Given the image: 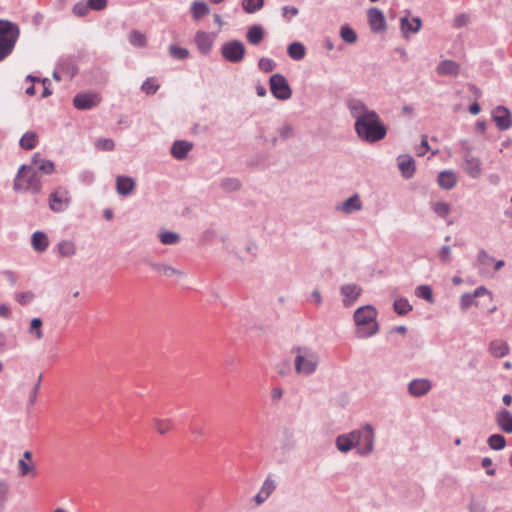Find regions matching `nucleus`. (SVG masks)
<instances>
[{
    "label": "nucleus",
    "instance_id": "680f3d73",
    "mask_svg": "<svg viewBox=\"0 0 512 512\" xmlns=\"http://www.w3.org/2000/svg\"><path fill=\"white\" fill-rule=\"evenodd\" d=\"M481 465L486 469L487 475L494 476L496 474V469L492 468L493 461L490 457H484L481 461Z\"/></svg>",
    "mask_w": 512,
    "mask_h": 512
},
{
    "label": "nucleus",
    "instance_id": "aec40b11",
    "mask_svg": "<svg viewBox=\"0 0 512 512\" xmlns=\"http://www.w3.org/2000/svg\"><path fill=\"white\" fill-rule=\"evenodd\" d=\"M398 167L405 179L412 178L416 171L415 161L410 155L400 156L398 158Z\"/></svg>",
    "mask_w": 512,
    "mask_h": 512
},
{
    "label": "nucleus",
    "instance_id": "f8f14e48",
    "mask_svg": "<svg viewBox=\"0 0 512 512\" xmlns=\"http://www.w3.org/2000/svg\"><path fill=\"white\" fill-rule=\"evenodd\" d=\"M100 100L96 93H78L73 98V105L78 110H89L97 106Z\"/></svg>",
    "mask_w": 512,
    "mask_h": 512
},
{
    "label": "nucleus",
    "instance_id": "473e14b6",
    "mask_svg": "<svg viewBox=\"0 0 512 512\" xmlns=\"http://www.w3.org/2000/svg\"><path fill=\"white\" fill-rule=\"evenodd\" d=\"M393 309L395 313H397L399 316H404L407 315L410 311H412L413 307L409 303L407 298L401 297L394 301Z\"/></svg>",
    "mask_w": 512,
    "mask_h": 512
},
{
    "label": "nucleus",
    "instance_id": "c85d7f7f",
    "mask_svg": "<svg viewBox=\"0 0 512 512\" xmlns=\"http://www.w3.org/2000/svg\"><path fill=\"white\" fill-rule=\"evenodd\" d=\"M287 54L293 60L300 61L306 55V48L301 42L295 41L288 45Z\"/></svg>",
    "mask_w": 512,
    "mask_h": 512
},
{
    "label": "nucleus",
    "instance_id": "f704fd0d",
    "mask_svg": "<svg viewBox=\"0 0 512 512\" xmlns=\"http://www.w3.org/2000/svg\"><path fill=\"white\" fill-rule=\"evenodd\" d=\"M58 253L62 257H70L76 253L75 244L69 240H62L57 245Z\"/></svg>",
    "mask_w": 512,
    "mask_h": 512
},
{
    "label": "nucleus",
    "instance_id": "2eb2a0df",
    "mask_svg": "<svg viewBox=\"0 0 512 512\" xmlns=\"http://www.w3.org/2000/svg\"><path fill=\"white\" fill-rule=\"evenodd\" d=\"M340 292L344 296L343 305L350 307L361 295L362 289L356 284H345L340 288Z\"/></svg>",
    "mask_w": 512,
    "mask_h": 512
},
{
    "label": "nucleus",
    "instance_id": "f3484780",
    "mask_svg": "<svg viewBox=\"0 0 512 512\" xmlns=\"http://www.w3.org/2000/svg\"><path fill=\"white\" fill-rule=\"evenodd\" d=\"M192 148L193 143L186 140H176L170 148V153L175 159L183 160L187 157Z\"/></svg>",
    "mask_w": 512,
    "mask_h": 512
},
{
    "label": "nucleus",
    "instance_id": "4be33fe9",
    "mask_svg": "<svg viewBox=\"0 0 512 512\" xmlns=\"http://www.w3.org/2000/svg\"><path fill=\"white\" fill-rule=\"evenodd\" d=\"M347 108L350 111L351 116L357 121L358 117L360 115H366L367 112H372L373 110H370L366 104L360 100L351 98L346 101Z\"/></svg>",
    "mask_w": 512,
    "mask_h": 512
},
{
    "label": "nucleus",
    "instance_id": "4d7b16f0",
    "mask_svg": "<svg viewBox=\"0 0 512 512\" xmlns=\"http://www.w3.org/2000/svg\"><path fill=\"white\" fill-rule=\"evenodd\" d=\"M438 258L441 263L448 264L451 261V248L448 245H443L438 253Z\"/></svg>",
    "mask_w": 512,
    "mask_h": 512
},
{
    "label": "nucleus",
    "instance_id": "ea45409f",
    "mask_svg": "<svg viewBox=\"0 0 512 512\" xmlns=\"http://www.w3.org/2000/svg\"><path fill=\"white\" fill-rule=\"evenodd\" d=\"M159 239L164 245H174L180 241V235L173 231H162L159 233Z\"/></svg>",
    "mask_w": 512,
    "mask_h": 512
},
{
    "label": "nucleus",
    "instance_id": "5701e85b",
    "mask_svg": "<svg viewBox=\"0 0 512 512\" xmlns=\"http://www.w3.org/2000/svg\"><path fill=\"white\" fill-rule=\"evenodd\" d=\"M336 209L343 211L345 214H352L362 209V202L359 195L356 193L346 199L342 204L337 205Z\"/></svg>",
    "mask_w": 512,
    "mask_h": 512
},
{
    "label": "nucleus",
    "instance_id": "393cba45",
    "mask_svg": "<svg viewBox=\"0 0 512 512\" xmlns=\"http://www.w3.org/2000/svg\"><path fill=\"white\" fill-rule=\"evenodd\" d=\"M265 37V30L260 24L250 26L246 33L247 41L251 45H259Z\"/></svg>",
    "mask_w": 512,
    "mask_h": 512
},
{
    "label": "nucleus",
    "instance_id": "39448f33",
    "mask_svg": "<svg viewBox=\"0 0 512 512\" xmlns=\"http://www.w3.org/2000/svg\"><path fill=\"white\" fill-rule=\"evenodd\" d=\"M19 36L20 29L16 23L0 19V62L12 53Z\"/></svg>",
    "mask_w": 512,
    "mask_h": 512
},
{
    "label": "nucleus",
    "instance_id": "b1692460",
    "mask_svg": "<svg viewBox=\"0 0 512 512\" xmlns=\"http://www.w3.org/2000/svg\"><path fill=\"white\" fill-rule=\"evenodd\" d=\"M439 75L456 77L460 72V64L453 60H443L437 66Z\"/></svg>",
    "mask_w": 512,
    "mask_h": 512
},
{
    "label": "nucleus",
    "instance_id": "a18cd8bd",
    "mask_svg": "<svg viewBox=\"0 0 512 512\" xmlns=\"http://www.w3.org/2000/svg\"><path fill=\"white\" fill-rule=\"evenodd\" d=\"M433 211L440 218H445L451 212V206L447 202L438 201L433 205Z\"/></svg>",
    "mask_w": 512,
    "mask_h": 512
},
{
    "label": "nucleus",
    "instance_id": "e433bc0d",
    "mask_svg": "<svg viewBox=\"0 0 512 512\" xmlns=\"http://www.w3.org/2000/svg\"><path fill=\"white\" fill-rule=\"evenodd\" d=\"M415 295L431 304L435 302L432 288L429 285H419L415 290Z\"/></svg>",
    "mask_w": 512,
    "mask_h": 512
},
{
    "label": "nucleus",
    "instance_id": "1a4fd4ad",
    "mask_svg": "<svg viewBox=\"0 0 512 512\" xmlns=\"http://www.w3.org/2000/svg\"><path fill=\"white\" fill-rule=\"evenodd\" d=\"M486 296L489 302H492L493 295L485 286L477 287L473 293H464L460 298V309L466 312L471 306H480V301L477 298Z\"/></svg>",
    "mask_w": 512,
    "mask_h": 512
},
{
    "label": "nucleus",
    "instance_id": "774afa93",
    "mask_svg": "<svg viewBox=\"0 0 512 512\" xmlns=\"http://www.w3.org/2000/svg\"><path fill=\"white\" fill-rule=\"evenodd\" d=\"M39 389H40L39 383H35L33 389L30 392V396H29V400H28L29 405L35 404V402L37 400Z\"/></svg>",
    "mask_w": 512,
    "mask_h": 512
},
{
    "label": "nucleus",
    "instance_id": "9b49d317",
    "mask_svg": "<svg viewBox=\"0 0 512 512\" xmlns=\"http://www.w3.org/2000/svg\"><path fill=\"white\" fill-rule=\"evenodd\" d=\"M472 149L466 148L463 159H464V170L473 179L478 178L481 175V160L478 157L472 155Z\"/></svg>",
    "mask_w": 512,
    "mask_h": 512
},
{
    "label": "nucleus",
    "instance_id": "a878e982",
    "mask_svg": "<svg viewBox=\"0 0 512 512\" xmlns=\"http://www.w3.org/2000/svg\"><path fill=\"white\" fill-rule=\"evenodd\" d=\"M437 182L441 188L450 190L457 184V176L452 171L444 170L438 174Z\"/></svg>",
    "mask_w": 512,
    "mask_h": 512
},
{
    "label": "nucleus",
    "instance_id": "c9c22d12",
    "mask_svg": "<svg viewBox=\"0 0 512 512\" xmlns=\"http://www.w3.org/2000/svg\"><path fill=\"white\" fill-rule=\"evenodd\" d=\"M242 184L238 178L228 177L221 180L220 187L225 192H234L240 190Z\"/></svg>",
    "mask_w": 512,
    "mask_h": 512
},
{
    "label": "nucleus",
    "instance_id": "69168bd1",
    "mask_svg": "<svg viewBox=\"0 0 512 512\" xmlns=\"http://www.w3.org/2000/svg\"><path fill=\"white\" fill-rule=\"evenodd\" d=\"M299 13V10L298 8L294 7V6H284L282 8V16L284 18H286L287 20H290V17L291 16H296L298 15Z\"/></svg>",
    "mask_w": 512,
    "mask_h": 512
},
{
    "label": "nucleus",
    "instance_id": "f03ea898",
    "mask_svg": "<svg viewBox=\"0 0 512 512\" xmlns=\"http://www.w3.org/2000/svg\"><path fill=\"white\" fill-rule=\"evenodd\" d=\"M357 136L366 143H377L387 135V126L383 123L376 111L360 115L354 123Z\"/></svg>",
    "mask_w": 512,
    "mask_h": 512
},
{
    "label": "nucleus",
    "instance_id": "6e6552de",
    "mask_svg": "<svg viewBox=\"0 0 512 512\" xmlns=\"http://www.w3.org/2000/svg\"><path fill=\"white\" fill-rule=\"evenodd\" d=\"M245 54V45L237 39L227 41L221 47L222 57L230 63H240L243 61Z\"/></svg>",
    "mask_w": 512,
    "mask_h": 512
},
{
    "label": "nucleus",
    "instance_id": "49530a36",
    "mask_svg": "<svg viewBox=\"0 0 512 512\" xmlns=\"http://www.w3.org/2000/svg\"><path fill=\"white\" fill-rule=\"evenodd\" d=\"M130 43L135 47H144L146 45V37L138 30H134L129 36Z\"/></svg>",
    "mask_w": 512,
    "mask_h": 512
},
{
    "label": "nucleus",
    "instance_id": "de8ad7c7",
    "mask_svg": "<svg viewBox=\"0 0 512 512\" xmlns=\"http://www.w3.org/2000/svg\"><path fill=\"white\" fill-rule=\"evenodd\" d=\"M42 320L40 318H33L30 322L29 332L31 334H34L37 339L43 338V332H42Z\"/></svg>",
    "mask_w": 512,
    "mask_h": 512
},
{
    "label": "nucleus",
    "instance_id": "4c0bfd02",
    "mask_svg": "<svg viewBox=\"0 0 512 512\" xmlns=\"http://www.w3.org/2000/svg\"><path fill=\"white\" fill-rule=\"evenodd\" d=\"M340 36L348 44H353L357 41V34L355 30L348 24L343 25L340 28Z\"/></svg>",
    "mask_w": 512,
    "mask_h": 512
},
{
    "label": "nucleus",
    "instance_id": "6ab92c4d",
    "mask_svg": "<svg viewBox=\"0 0 512 512\" xmlns=\"http://www.w3.org/2000/svg\"><path fill=\"white\" fill-rule=\"evenodd\" d=\"M195 43L203 55H208L213 46V38L208 32L198 31L195 35Z\"/></svg>",
    "mask_w": 512,
    "mask_h": 512
},
{
    "label": "nucleus",
    "instance_id": "e2e57ef3",
    "mask_svg": "<svg viewBox=\"0 0 512 512\" xmlns=\"http://www.w3.org/2000/svg\"><path fill=\"white\" fill-rule=\"evenodd\" d=\"M477 260L482 265H488L494 261V258L490 256L484 249H480L477 255Z\"/></svg>",
    "mask_w": 512,
    "mask_h": 512
},
{
    "label": "nucleus",
    "instance_id": "c756f323",
    "mask_svg": "<svg viewBox=\"0 0 512 512\" xmlns=\"http://www.w3.org/2000/svg\"><path fill=\"white\" fill-rule=\"evenodd\" d=\"M489 351L494 357L501 358L508 354L509 346L504 341L494 340L490 343Z\"/></svg>",
    "mask_w": 512,
    "mask_h": 512
},
{
    "label": "nucleus",
    "instance_id": "3c124183",
    "mask_svg": "<svg viewBox=\"0 0 512 512\" xmlns=\"http://www.w3.org/2000/svg\"><path fill=\"white\" fill-rule=\"evenodd\" d=\"M89 10L91 9L88 6V2L84 3L83 1H79L74 4L72 12L78 17H84L88 14Z\"/></svg>",
    "mask_w": 512,
    "mask_h": 512
},
{
    "label": "nucleus",
    "instance_id": "a19ab883",
    "mask_svg": "<svg viewBox=\"0 0 512 512\" xmlns=\"http://www.w3.org/2000/svg\"><path fill=\"white\" fill-rule=\"evenodd\" d=\"M169 53L172 57L178 60H185L189 57L190 54L188 49L174 44L170 45Z\"/></svg>",
    "mask_w": 512,
    "mask_h": 512
},
{
    "label": "nucleus",
    "instance_id": "5fc2aeb1",
    "mask_svg": "<svg viewBox=\"0 0 512 512\" xmlns=\"http://www.w3.org/2000/svg\"><path fill=\"white\" fill-rule=\"evenodd\" d=\"M153 80V78H148L141 86V90L147 95H154L159 89V85L153 83Z\"/></svg>",
    "mask_w": 512,
    "mask_h": 512
},
{
    "label": "nucleus",
    "instance_id": "bb28decb",
    "mask_svg": "<svg viewBox=\"0 0 512 512\" xmlns=\"http://www.w3.org/2000/svg\"><path fill=\"white\" fill-rule=\"evenodd\" d=\"M31 245L36 252H44L49 245L47 235L42 231H36L31 236Z\"/></svg>",
    "mask_w": 512,
    "mask_h": 512
},
{
    "label": "nucleus",
    "instance_id": "6e6d98bb",
    "mask_svg": "<svg viewBox=\"0 0 512 512\" xmlns=\"http://www.w3.org/2000/svg\"><path fill=\"white\" fill-rule=\"evenodd\" d=\"M216 236H217L216 230L207 229L201 234V236L199 238L200 244L207 245V244L213 242V240L216 238Z\"/></svg>",
    "mask_w": 512,
    "mask_h": 512
},
{
    "label": "nucleus",
    "instance_id": "20e7f679",
    "mask_svg": "<svg viewBox=\"0 0 512 512\" xmlns=\"http://www.w3.org/2000/svg\"><path fill=\"white\" fill-rule=\"evenodd\" d=\"M13 189L15 191H28L34 195L40 194L42 192V182L37 170L28 164L21 165L14 180Z\"/></svg>",
    "mask_w": 512,
    "mask_h": 512
},
{
    "label": "nucleus",
    "instance_id": "13d9d810",
    "mask_svg": "<svg viewBox=\"0 0 512 512\" xmlns=\"http://www.w3.org/2000/svg\"><path fill=\"white\" fill-rule=\"evenodd\" d=\"M55 203H62V199L58 196V192H52L49 196V207L52 211L59 212L63 209L61 207H57Z\"/></svg>",
    "mask_w": 512,
    "mask_h": 512
},
{
    "label": "nucleus",
    "instance_id": "bf43d9fd",
    "mask_svg": "<svg viewBox=\"0 0 512 512\" xmlns=\"http://www.w3.org/2000/svg\"><path fill=\"white\" fill-rule=\"evenodd\" d=\"M91 10L102 11L107 7L108 0H87Z\"/></svg>",
    "mask_w": 512,
    "mask_h": 512
},
{
    "label": "nucleus",
    "instance_id": "864d4df0",
    "mask_svg": "<svg viewBox=\"0 0 512 512\" xmlns=\"http://www.w3.org/2000/svg\"><path fill=\"white\" fill-rule=\"evenodd\" d=\"M279 137L282 140H288L294 136V128L291 124H284L278 128Z\"/></svg>",
    "mask_w": 512,
    "mask_h": 512
},
{
    "label": "nucleus",
    "instance_id": "412c9836",
    "mask_svg": "<svg viewBox=\"0 0 512 512\" xmlns=\"http://www.w3.org/2000/svg\"><path fill=\"white\" fill-rule=\"evenodd\" d=\"M136 187V182L129 176H118L116 178V190L119 195L127 196L131 194Z\"/></svg>",
    "mask_w": 512,
    "mask_h": 512
},
{
    "label": "nucleus",
    "instance_id": "7ed1b4c3",
    "mask_svg": "<svg viewBox=\"0 0 512 512\" xmlns=\"http://www.w3.org/2000/svg\"><path fill=\"white\" fill-rule=\"evenodd\" d=\"M378 311L373 305H364L354 312L355 335L359 339L374 336L379 331Z\"/></svg>",
    "mask_w": 512,
    "mask_h": 512
},
{
    "label": "nucleus",
    "instance_id": "052dcab7",
    "mask_svg": "<svg viewBox=\"0 0 512 512\" xmlns=\"http://www.w3.org/2000/svg\"><path fill=\"white\" fill-rule=\"evenodd\" d=\"M275 488H276L275 482L273 480H271L270 478H267L264 481L260 491L262 493H264L265 497H269L270 494L275 490Z\"/></svg>",
    "mask_w": 512,
    "mask_h": 512
},
{
    "label": "nucleus",
    "instance_id": "4468645a",
    "mask_svg": "<svg viewBox=\"0 0 512 512\" xmlns=\"http://www.w3.org/2000/svg\"><path fill=\"white\" fill-rule=\"evenodd\" d=\"M407 389L411 396L419 398L432 389V382L427 378L413 379L409 382Z\"/></svg>",
    "mask_w": 512,
    "mask_h": 512
},
{
    "label": "nucleus",
    "instance_id": "0e129e2a",
    "mask_svg": "<svg viewBox=\"0 0 512 512\" xmlns=\"http://www.w3.org/2000/svg\"><path fill=\"white\" fill-rule=\"evenodd\" d=\"M34 295L31 292H21L16 295V300L21 305L28 304L32 299Z\"/></svg>",
    "mask_w": 512,
    "mask_h": 512
},
{
    "label": "nucleus",
    "instance_id": "cd10ccee",
    "mask_svg": "<svg viewBox=\"0 0 512 512\" xmlns=\"http://www.w3.org/2000/svg\"><path fill=\"white\" fill-rule=\"evenodd\" d=\"M401 30L404 35L407 33H417L422 26V21L419 17H413L412 21H410L407 17H402L400 19Z\"/></svg>",
    "mask_w": 512,
    "mask_h": 512
},
{
    "label": "nucleus",
    "instance_id": "603ef678",
    "mask_svg": "<svg viewBox=\"0 0 512 512\" xmlns=\"http://www.w3.org/2000/svg\"><path fill=\"white\" fill-rule=\"evenodd\" d=\"M55 165L51 160L43 159L40 160V164L37 166V172L40 171L46 175H50L54 172Z\"/></svg>",
    "mask_w": 512,
    "mask_h": 512
},
{
    "label": "nucleus",
    "instance_id": "0eeeda50",
    "mask_svg": "<svg viewBox=\"0 0 512 512\" xmlns=\"http://www.w3.org/2000/svg\"><path fill=\"white\" fill-rule=\"evenodd\" d=\"M270 92L276 99L286 101L292 96V88L286 77L280 73H276L269 78Z\"/></svg>",
    "mask_w": 512,
    "mask_h": 512
},
{
    "label": "nucleus",
    "instance_id": "ddd939ff",
    "mask_svg": "<svg viewBox=\"0 0 512 512\" xmlns=\"http://www.w3.org/2000/svg\"><path fill=\"white\" fill-rule=\"evenodd\" d=\"M367 16L370 28L374 33L385 31L386 19L384 13L380 9L371 7L367 12Z\"/></svg>",
    "mask_w": 512,
    "mask_h": 512
},
{
    "label": "nucleus",
    "instance_id": "338daca9",
    "mask_svg": "<svg viewBox=\"0 0 512 512\" xmlns=\"http://www.w3.org/2000/svg\"><path fill=\"white\" fill-rule=\"evenodd\" d=\"M41 83L43 84V92L41 96L43 98L49 97L52 94V90L50 89V80L48 78H43Z\"/></svg>",
    "mask_w": 512,
    "mask_h": 512
},
{
    "label": "nucleus",
    "instance_id": "423d86ee",
    "mask_svg": "<svg viewBox=\"0 0 512 512\" xmlns=\"http://www.w3.org/2000/svg\"><path fill=\"white\" fill-rule=\"evenodd\" d=\"M296 354L295 370L298 374L311 375L319 364V356L316 352L308 347L296 346L291 350Z\"/></svg>",
    "mask_w": 512,
    "mask_h": 512
},
{
    "label": "nucleus",
    "instance_id": "72a5a7b5",
    "mask_svg": "<svg viewBox=\"0 0 512 512\" xmlns=\"http://www.w3.org/2000/svg\"><path fill=\"white\" fill-rule=\"evenodd\" d=\"M487 444L492 450H502L505 448L507 442L502 434L495 433L488 437Z\"/></svg>",
    "mask_w": 512,
    "mask_h": 512
},
{
    "label": "nucleus",
    "instance_id": "a211bd4d",
    "mask_svg": "<svg viewBox=\"0 0 512 512\" xmlns=\"http://www.w3.org/2000/svg\"><path fill=\"white\" fill-rule=\"evenodd\" d=\"M495 421L501 431L507 434L512 433V413L509 410L500 409L496 413Z\"/></svg>",
    "mask_w": 512,
    "mask_h": 512
},
{
    "label": "nucleus",
    "instance_id": "7c9ffc66",
    "mask_svg": "<svg viewBox=\"0 0 512 512\" xmlns=\"http://www.w3.org/2000/svg\"><path fill=\"white\" fill-rule=\"evenodd\" d=\"M38 143V136L33 131H27L22 135L19 141V145L24 150H32Z\"/></svg>",
    "mask_w": 512,
    "mask_h": 512
},
{
    "label": "nucleus",
    "instance_id": "58836bf2",
    "mask_svg": "<svg viewBox=\"0 0 512 512\" xmlns=\"http://www.w3.org/2000/svg\"><path fill=\"white\" fill-rule=\"evenodd\" d=\"M264 3V0H243L242 8L246 13L252 14L262 9Z\"/></svg>",
    "mask_w": 512,
    "mask_h": 512
},
{
    "label": "nucleus",
    "instance_id": "37998d69",
    "mask_svg": "<svg viewBox=\"0 0 512 512\" xmlns=\"http://www.w3.org/2000/svg\"><path fill=\"white\" fill-rule=\"evenodd\" d=\"M18 473H19V476H21V477H25L28 475L35 476L36 470H35L34 466L29 465L24 459H19L18 460Z\"/></svg>",
    "mask_w": 512,
    "mask_h": 512
},
{
    "label": "nucleus",
    "instance_id": "79ce46f5",
    "mask_svg": "<svg viewBox=\"0 0 512 512\" xmlns=\"http://www.w3.org/2000/svg\"><path fill=\"white\" fill-rule=\"evenodd\" d=\"M153 423H154L155 429L161 435H164L165 433H167L172 427V420H170V419L162 420L159 418H154Z\"/></svg>",
    "mask_w": 512,
    "mask_h": 512
},
{
    "label": "nucleus",
    "instance_id": "8fccbe9b",
    "mask_svg": "<svg viewBox=\"0 0 512 512\" xmlns=\"http://www.w3.org/2000/svg\"><path fill=\"white\" fill-rule=\"evenodd\" d=\"M95 147L101 151H112L115 143L111 138H100L95 142Z\"/></svg>",
    "mask_w": 512,
    "mask_h": 512
},
{
    "label": "nucleus",
    "instance_id": "f257e3e1",
    "mask_svg": "<svg viewBox=\"0 0 512 512\" xmlns=\"http://www.w3.org/2000/svg\"><path fill=\"white\" fill-rule=\"evenodd\" d=\"M336 447L342 453H347L352 448L357 447L360 455L368 456L374 449V430L372 425L367 423L362 429L338 435L336 437Z\"/></svg>",
    "mask_w": 512,
    "mask_h": 512
},
{
    "label": "nucleus",
    "instance_id": "9d476101",
    "mask_svg": "<svg viewBox=\"0 0 512 512\" xmlns=\"http://www.w3.org/2000/svg\"><path fill=\"white\" fill-rule=\"evenodd\" d=\"M491 117L500 131L508 130L512 125L511 111L503 105L495 107L492 110Z\"/></svg>",
    "mask_w": 512,
    "mask_h": 512
},
{
    "label": "nucleus",
    "instance_id": "09e8293b",
    "mask_svg": "<svg viewBox=\"0 0 512 512\" xmlns=\"http://www.w3.org/2000/svg\"><path fill=\"white\" fill-rule=\"evenodd\" d=\"M258 68L261 71L268 73L276 68V62L271 58L262 57L258 61Z\"/></svg>",
    "mask_w": 512,
    "mask_h": 512
},
{
    "label": "nucleus",
    "instance_id": "c03bdc74",
    "mask_svg": "<svg viewBox=\"0 0 512 512\" xmlns=\"http://www.w3.org/2000/svg\"><path fill=\"white\" fill-rule=\"evenodd\" d=\"M10 486L5 480H0V512L5 511V505L8 500Z\"/></svg>",
    "mask_w": 512,
    "mask_h": 512
},
{
    "label": "nucleus",
    "instance_id": "2f4dec72",
    "mask_svg": "<svg viewBox=\"0 0 512 512\" xmlns=\"http://www.w3.org/2000/svg\"><path fill=\"white\" fill-rule=\"evenodd\" d=\"M210 12V8L204 1H194L191 6V13L195 20H200Z\"/></svg>",
    "mask_w": 512,
    "mask_h": 512
},
{
    "label": "nucleus",
    "instance_id": "dca6fc26",
    "mask_svg": "<svg viewBox=\"0 0 512 512\" xmlns=\"http://www.w3.org/2000/svg\"><path fill=\"white\" fill-rule=\"evenodd\" d=\"M143 261H144V263L149 265L154 271H156L162 275H165L168 277H170V276H179V277L185 276L184 271L176 269V268L166 265L164 263L153 262L150 259H144Z\"/></svg>",
    "mask_w": 512,
    "mask_h": 512
}]
</instances>
